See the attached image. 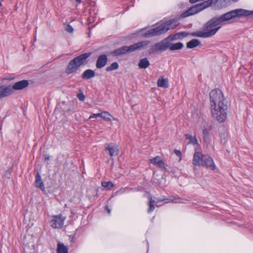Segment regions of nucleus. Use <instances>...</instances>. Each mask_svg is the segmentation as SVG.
<instances>
[{
    "label": "nucleus",
    "instance_id": "16",
    "mask_svg": "<svg viewBox=\"0 0 253 253\" xmlns=\"http://www.w3.org/2000/svg\"><path fill=\"white\" fill-rule=\"evenodd\" d=\"M95 76V72L91 69H87L82 75V78L84 80H89Z\"/></svg>",
    "mask_w": 253,
    "mask_h": 253
},
{
    "label": "nucleus",
    "instance_id": "28",
    "mask_svg": "<svg viewBox=\"0 0 253 253\" xmlns=\"http://www.w3.org/2000/svg\"><path fill=\"white\" fill-rule=\"evenodd\" d=\"M77 97L78 99L82 101H84L85 100V95L83 94V92L78 94Z\"/></svg>",
    "mask_w": 253,
    "mask_h": 253
},
{
    "label": "nucleus",
    "instance_id": "19",
    "mask_svg": "<svg viewBox=\"0 0 253 253\" xmlns=\"http://www.w3.org/2000/svg\"><path fill=\"white\" fill-rule=\"evenodd\" d=\"M200 43L199 40L194 39L188 42L186 46L188 48H193L200 45Z\"/></svg>",
    "mask_w": 253,
    "mask_h": 253
},
{
    "label": "nucleus",
    "instance_id": "18",
    "mask_svg": "<svg viewBox=\"0 0 253 253\" xmlns=\"http://www.w3.org/2000/svg\"><path fill=\"white\" fill-rule=\"evenodd\" d=\"M150 64L148 58L146 57L141 59L138 64L140 69H146L150 66Z\"/></svg>",
    "mask_w": 253,
    "mask_h": 253
},
{
    "label": "nucleus",
    "instance_id": "32",
    "mask_svg": "<svg viewBox=\"0 0 253 253\" xmlns=\"http://www.w3.org/2000/svg\"><path fill=\"white\" fill-rule=\"evenodd\" d=\"M174 152L176 154V156H177L178 157H179L180 158V159H181V156H182V154H181V152H180V151H179L178 150L175 149L174 151Z\"/></svg>",
    "mask_w": 253,
    "mask_h": 253
},
{
    "label": "nucleus",
    "instance_id": "21",
    "mask_svg": "<svg viewBox=\"0 0 253 253\" xmlns=\"http://www.w3.org/2000/svg\"><path fill=\"white\" fill-rule=\"evenodd\" d=\"M101 118L106 121H111L112 119L113 120H115L116 119L113 117L108 112H103L101 113Z\"/></svg>",
    "mask_w": 253,
    "mask_h": 253
},
{
    "label": "nucleus",
    "instance_id": "30",
    "mask_svg": "<svg viewBox=\"0 0 253 253\" xmlns=\"http://www.w3.org/2000/svg\"><path fill=\"white\" fill-rule=\"evenodd\" d=\"M101 113L93 114L92 115H91L89 117V119H91L92 118H96L97 117H100L101 118Z\"/></svg>",
    "mask_w": 253,
    "mask_h": 253
},
{
    "label": "nucleus",
    "instance_id": "14",
    "mask_svg": "<svg viewBox=\"0 0 253 253\" xmlns=\"http://www.w3.org/2000/svg\"><path fill=\"white\" fill-rule=\"evenodd\" d=\"M29 84V81L28 80H22L15 83L12 86V93H13V90H21L27 87Z\"/></svg>",
    "mask_w": 253,
    "mask_h": 253
},
{
    "label": "nucleus",
    "instance_id": "11",
    "mask_svg": "<svg viewBox=\"0 0 253 253\" xmlns=\"http://www.w3.org/2000/svg\"><path fill=\"white\" fill-rule=\"evenodd\" d=\"M12 94V88L10 85L0 86V99L6 97Z\"/></svg>",
    "mask_w": 253,
    "mask_h": 253
},
{
    "label": "nucleus",
    "instance_id": "34",
    "mask_svg": "<svg viewBox=\"0 0 253 253\" xmlns=\"http://www.w3.org/2000/svg\"><path fill=\"white\" fill-rule=\"evenodd\" d=\"M166 200L165 198H158L157 199V201H156V203L162 202Z\"/></svg>",
    "mask_w": 253,
    "mask_h": 253
},
{
    "label": "nucleus",
    "instance_id": "15",
    "mask_svg": "<svg viewBox=\"0 0 253 253\" xmlns=\"http://www.w3.org/2000/svg\"><path fill=\"white\" fill-rule=\"evenodd\" d=\"M188 35V34L187 32H181L176 33L173 35H170L165 39H167L168 41L172 42L174 40L182 39L183 38L186 37Z\"/></svg>",
    "mask_w": 253,
    "mask_h": 253
},
{
    "label": "nucleus",
    "instance_id": "23",
    "mask_svg": "<svg viewBox=\"0 0 253 253\" xmlns=\"http://www.w3.org/2000/svg\"><path fill=\"white\" fill-rule=\"evenodd\" d=\"M185 137L186 139L188 140L189 143H192L194 145L197 144V139L195 136H192L191 134H186Z\"/></svg>",
    "mask_w": 253,
    "mask_h": 253
},
{
    "label": "nucleus",
    "instance_id": "13",
    "mask_svg": "<svg viewBox=\"0 0 253 253\" xmlns=\"http://www.w3.org/2000/svg\"><path fill=\"white\" fill-rule=\"evenodd\" d=\"M108 62V57L106 54L99 55L96 60V67L97 69H101L105 66Z\"/></svg>",
    "mask_w": 253,
    "mask_h": 253
},
{
    "label": "nucleus",
    "instance_id": "36",
    "mask_svg": "<svg viewBox=\"0 0 253 253\" xmlns=\"http://www.w3.org/2000/svg\"><path fill=\"white\" fill-rule=\"evenodd\" d=\"M175 202H176V203H177V201H176ZM178 202V203H184V202H183V201H182V200H180V201H179V202Z\"/></svg>",
    "mask_w": 253,
    "mask_h": 253
},
{
    "label": "nucleus",
    "instance_id": "20",
    "mask_svg": "<svg viewBox=\"0 0 253 253\" xmlns=\"http://www.w3.org/2000/svg\"><path fill=\"white\" fill-rule=\"evenodd\" d=\"M57 253H68V249L63 243L59 242L57 246Z\"/></svg>",
    "mask_w": 253,
    "mask_h": 253
},
{
    "label": "nucleus",
    "instance_id": "1",
    "mask_svg": "<svg viewBox=\"0 0 253 253\" xmlns=\"http://www.w3.org/2000/svg\"><path fill=\"white\" fill-rule=\"evenodd\" d=\"M250 15H253V11L242 8L231 10L220 16L213 17L204 25L202 31L193 32L191 35L204 38L211 37L214 35L222 26L230 23L232 19Z\"/></svg>",
    "mask_w": 253,
    "mask_h": 253
},
{
    "label": "nucleus",
    "instance_id": "6",
    "mask_svg": "<svg viewBox=\"0 0 253 253\" xmlns=\"http://www.w3.org/2000/svg\"><path fill=\"white\" fill-rule=\"evenodd\" d=\"M91 54V52L84 53L70 60L66 68L65 73L69 75L76 72L81 66L87 63V59Z\"/></svg>",
    "mask_w": 253,
    "mask_h": 253
},
{
    "label": "nucleus",
    "instance_id": "17",
    "mask_svg": "<svg viewBox=\"0 0 253 253\" xmlns=\"http://www.w3.org/2000/svg\"><path fill=\"white\" fill-rule=\"evenodd\" d=\"M36 186L37 187L40 188L42 191L45 190L44 186L42 181L41 175L39 173H37L36 175V181H35Z\"/></svg>",
    "mask_w": 253,
    "mask_h": 253
},
{
    "label": "nucleus",
    "instance_id": "27",
    "mask_svg": "<svg viewBox=\"0 0 253 253\" xmlns=\"http://www.w3.org/2000/svg\"><path fill=\"white\" fill-rule=\"evenodd\" d=\"M204 142L208 145L211 142V138L210 135L203 136Z\"/></svg>",
    "mask_w": 253,
    "mask_h": 253
},
{
    "label": "nucleus",
    "instance_id": "33",
    "mask_svg": "<svg viewBox=\"0 0 253 253\" xmlns=\"http://www.w3.org/2000/svg\"><path fill=\"white\" fill-rule=\"evenodd\" d=\"M49 160H50V156L48 154H45L44 155V162L47 164H48V161Z\"/></svg>",
    "mask_w": 253,
    "mask_h": 253
},
{
    "label": "nucleus",
    "instance_id": "4",
    "mask_svg": "<svg viewBox=\"0 0 253 253\" xmlns=\"http://www.w3.org/2000/svg\"><path fill=\"white\" fill-rule=\"evenodd\" d=\"M167 41V39H164L155 44L149 49V53L153 54L158 51H164L168 48L171 51L177 50L182 49L184 46L183 43L181 42L173 43Z\"/></svg>",
    "mask_w": 253,
    "mask_h": 253
},
{
    "label": "nucleus",
    "instance_id": "9",
    "mask_svg": "<svg viewBox=\"0 0 253 253\" xmlns=\"http://www.w3.org/2000/svg\"><path fill=\"white\" fill-rule=\"evenodd\" d=\"M66 219V216L62 214L58 215H54L50 221V226L53 228H62L64 224V222Z\"/></svg>",
    "mask_w": 253,
    "mask_h": 253
},
{
    "label": "nucleus",
    "instance_id": "24",
    "mask_svg": "<svg viewBox=\"0 0 253 253\" xmlns=\"http://www.w3.org/2000/svg\"><path fill=\"white\" fill-rule=\"evenodd\" d=\"M149 199V202L148 203L149 209H148L147 211L148 213H151L154 211V210L155 209L154 204L156 203V201L153 200L152 198H150Z\"/></svg>",
    "mask_w": 253,
    "mask_h": 253
},
{
    "label": "nucleus",
    "instance_id": "8",
    "mask_svg": "<svg viewBox=\"0 0 253 253\" xmlns=\"http://www.w3.org/2000/svg\"><path fill=\"white\" fill-rule=\"evenodd\" d=\"M192 164L195 166H203L214 170L215 166L212 159L209 155H205L202 153L196 151L194 154Z\"/></svg>",
    "mask_w": 253,
    "mask_h": 253
},
{
    "label": "nucleus",
    "instance_id": "38",
    "mask_svg": "<svg viewBox=\"0 0 253 253\" xmlns=\"http://www.w3.org/2000/svg\"><path fill=\"white\" fill-rule=\"evenodd\" d=\"M1 6V3L0 2V7Z\"/></svg>",
    "mask_w": 253,
    "mask_h": 253
},
{
    "label": "nucleus",
    "instance_id": "35",
    "mask_svg": "<svg viewBox=\"0 0 253 253\" xmlns=\"http://www.w3.org/2000/svg\"><path fill=\"white\" fill-rule=\"evenodd\" d=\"M76 1L78 2V3H81V1L82 0H76Z\"/></svg>",
    "mask_w": 253,
    "mask_h": 253
},
{
    "label": "nucleus",
    "instance_id": "26",
    "mask_svg": "<svg viewBox=\"0 0 253 253\" xmlns=\"http://www.w3.org/2000/svg\"><path fill=\"white\" fill-rule=\"evenodd\" d=\"M102 186L107 190H110L114 187V184L111 181L102 182Z\"/></svg>",
    "mask_w": 253,
    "mask_h": 253
},
{
    "label": "nucleus",
    "instance_id": "2",
    "mask_svg": "<svg viewBox=\"0 0 253 253\" xmlns=\"http://www.w3.org/2000/svg\"><path fill=\"white\" fill-rule=\"evenodd\" d=\"M211 108L213 117L218 122H223L227 116V100L222 91L218 89L212 90L210 93Z\"/></svg>",
    "mask_w": 253,
    "mask_h": 253
},
{
    "label": "nucleus",
    "instance_id": "12",
    "mask_svg": "<svg viewBox=\"0 0 253 253\" xmlns=\"http://www.w3.org/2000/svg\"><path fill=\"white\" fill-rule=\"evenodd\" d=\"M151 163L157 167L161 169L162 170L165 171H168L166 167V164L164 162L159 156H156V157L150 160Z\"/></svg>",
    "mask_w": 253,
    "mask_h": 253
},
{
    "label": "nucleus",
    "instance_id": "25",
    "mask_svg": "<svg viewBox=\"0 0 253 253\" xmlns=\"http://www.w3.org/2000/svg\"><path fill=\"white\" fill-rule=\"evenodd\" d=\"M119 66L117 62H113L106 68V71L107 72H110L116 70L119 68Z\"/></svg>",
    "mask_w": 253,
    "mask_h": 253
},
{
    "label": "nucleus",
    "instance_id": "31",
    "mask_svg": "<svg viewBox=\"0 0 253 253\" xmlns=\"http://www.w3.org/2000/svg\"><path fill=\"white\" fill-rule=\"evenodd\" d=\"M209 131H210V129L206 128H204L203 129V136L210 135Z\"/></svg>",
    "mask_w": 253,
    "mask_h": 253
},
{
    "label": "nucleus",
    "instance_id": "5",
    "mask_svg": "<svg viewBox=\"0 0 253 253\" xmlns=\"http://www.w3.org/2000/svg\"><path fill=\"white\" fill-rule=\"evenodd\" d=\"M178 25V22L176 20H170L148 30L143 34V36L145 37H151L159 36L165 33L170 29H174Z\"/></svg>",
    "mask_w": 253,
    "mask_h": 253
},
{
    "label": "nucleus",
    "instance_id": "7",
    "mask_svg": "<svg viewBox=\"0 0 253 253\" xmlns=\"http://www.w3.org/2000/svg\"><path fill=\"white\" fill-rule=\"evenodd\" d=\"M150 43L148 41H143L135 43L130 46L124 45L117 48L110 52V54L114 56L122 55L127 53L134 52L137 50H140L144 48Z\"/></svg>",
    "mask_w": 253,
    "mask_h": 253
},
{
    "label": "nucleus",
    "instance_id": "37",
    "mask_svg": "<svg viewBox=\"0 0 253 253\" xmlns=\"http://www.w3.org/2000/svg\"><path fill=\"white\" fill-rule=\"evenodd\" d=\"M107 211L108 213H110L111 210L110 209H108Z\"/></svg>",
    "mask_w": 253,
    "mask_h": 253
},
{
    "label": "nucleus",
    "instance_id": "10",
    "mask_svg": "<svg viewBox=\"0 0 253 253\" xmlns=\"http://www.w3.org/2000/svg\"><path fill=\"white\" fill-rule=\"evenodd\" d=\"M105 150L108 151L111 157L116 156L119 154V149L118 146L113 143H106L105 144Z\"/></svg>",
    "mask_w": 253,
    "mask_h": 253
},
{
    "label": "nucleus",
    "instance_id": "3",
    "mask_svg": "<svg viewBox=\"0 0 253 253\" xmlns=\"http://www.w3.org/2000/svg\"><path fill=\"white\" fill-rule=\"evenodd\" d=\"M225 0H208L199 4H195L190 7L187 10L182 14L183 17H186L196 14L209 6L214 4L218 8L225 6Z\"/></svg>",
    "mask_w": 253,
    "mask_h": 253
},
{
    "label": "nucleus",
    "instance_id": "29",
    "mask_svg": "<svg viewBox=\"0 0 253 253\" xmlns=\"http://www.w3.org/2000/svg\"><path fill=\"white\" fill-rule=\"evenodd\" d=\"M65 30L69 33H72L74 30L73 28L70 25H67Z\"/></svg>",
    "mask_w": 253,
    "mask_h": 253
},
{
    "label": "nucleus",
    "instance_id": "22",
    "mask_svg": "<svg viewBox=\"0 0 253 253\" xmlns=\"http://www.w3.org/2000/svg\"><path fill=\"white\" fill-rule=\"evenodd\" d=\"M158 86L161 87L167 88L169 87L168 80L166 79H159L157 81Z\"/></svg>",
    "mask_w": 253,
    "mask_h": 253
}]
</instances>
